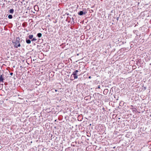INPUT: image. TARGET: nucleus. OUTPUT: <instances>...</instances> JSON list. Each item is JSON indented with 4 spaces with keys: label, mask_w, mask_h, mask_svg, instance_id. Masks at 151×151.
Here are the masks:
<instances>
[{
    "label": "nucleus",
    "mask_w": 151,
    "mask_h": 151,
    "mask_svg": "<svg viewBox=\"0 0 151 151\" xmlns=\"http://www.w3.org/2000/svg\"><path fill=\"white\" fill-rule=\"evenodd\" d=\"M20 39L19 37H17L15 41L12 42L13 45L15 48H18L19 47L21 46L20 43Z\"/></svg>",
    "instance_id": "1"
},
{
    "label": "nucleus",
    "mask_w": 151,
    "mask_h": 151,
    "mask_svg": "<svg viewBox=\"0 0 151 151\" xmlns=\"http://www.w3.org/2000/svg\"><path fill=\"white\" fill-rule=\"evenodd\" d=\"M87 13L86 9H84L82 11H81L78 13V14L80 16H82L86 14Z\"/></svg>",
    "instance_id": "2"
},
{
    "label": "nucleus",
    "mask_w": 151,
    "mask_h": 151,
    "mask_svg": "<svg viewBox=\"0 0 151 151\" xmlns=\"http://www.w3.org/2000/svg\"><path fill=\"white\" fill-rule=\"evenodd\" d=\"M78 73L73 72L72 74L71 75V76H73V77L75 79H77L78 78Z\"/></svg>",
    "instance_id": "3"
},
{
    "label": "nucleus",
    "mask_w": 151,
    "mask_h": 151,
    "mask_svg": "<svg viewBox=\"0 0 151 151\" xmlns=\"http://www.w3.org/2000/svg\"><path fill=\"white\" fill-rule=\"evenodd\" d=\"M4 80V79L3 78V75L0 74V82H3Z\"/></svg>",
    "instance_id": "4"
},
{
    "label": "nucleus",
    "mask_w": 151,
    "mask_h": 151,
    "mask_svg": "<svg viewBox=\"0 0 151 151\" xmlns=\"http://www.w3.org/2000/svg\"><path fill=\"white\" fill-rule=\"evenodd\" d=\"M34 9L36 11H38L39 10V7L37 5H35L34 6Z\"/></svg>",
    "instance_id": "5"
},
{
    "label": "nucleus",
    "mask_w": 151,
    "mask_h": 151,
    "mask_svg": "<svg viewBox=\"0 0 151 151\" xmlns=\"http://www.w3.org/2000/svg\"><path fill=\"white\" fill-rule=\"evenodd\" d=\"M30 39H28V38H26V42L28 44H29L31 43V41L30 40Z\"/></svg>",
    "instance_id": "6"
},
{
    "label": "nucleus",
    "mask_w": 151,
    "mask_h": 151,
    "mask_svg": "<svg viewBox=\"0 0 151 151\" xmlns=\"http://www.w3.org/2000/svg\"><path fill=\"white\" fill-rule=\"evenodd\" d=\"M14 12V10L13 9H10L8 11V12L10 14H13Z\"/></svg>",
    "instance_id": "7"
},
{
    "label": "nucleus",
    "mask_w": 151,
    "mask_h": 151,
    "mask_svg": "<svg viewBox=\"0 0 151 151\" xmlns=\"http://www.w3.org/2000/svg\"><path fill=\"white\" fill-rule=\"evenodd\" d=\"M108 90L107 89H105L103 92L104 94L105 95L107 94L108 92Z\"/></svg>",
    "instance_id": "8"
},
{
    "label": "nucleus",
    "mask_w": 151,
    "mask_h": 151,
    "mask_svg": "<svg viewBox=\"0 0 151 151\" xmlns=\"http://www.w3.org/2000/svg\"><path fill=\"white\" fill-rule=\"evenodd\" d=\"M42 36V34L40 33H39L37 34V36L39 38L41 37Z\"/></svg>",
    "instance_id": "9"
},
{
    "label": "nucleus",
    "mask_w": 151,
    "mask_h": 151,
    "mask_svg": "<svg viewBox=\"0 0 151 151\" xmlns=\"http://www.w3.org/2000/svg\"><path fill=\"white\" fill-rule=\"evenodd\" d=\"M33 35H29L28 36V37L29 39H32L33 38Z\"/></svg>",
    "instance_id": "10"
},
{
    "label": "nucleus",
    "mask_w": 151,
    "mask_h": 151,
    "mask_svg": "<svg viewBox=\"0 0 151 151\" xmlns=\"http://www.w3.org/2000/svg\"><path fill=\"white\" fill-rule=\"evenodd\" d=\"M81 118V119H83V116H82V115H79L78 117V121H81V119L80 120H79V119Z\"/></svg>",
    "instance_id": "11"
},
{
    "label": "nucleus",
    "mask_w": 151,
    "mask_h": 151,
    "mask_svg": "<svg viewBox=\"0 0 151 151\" xmlns=\"http://www.w3.org/2000/svg\"><path fill=\"white\" fill-rule=\"evenodd\" d=\"M46 111H47V112L48 113H49L51 111V110L49 108H47L46 109Z\"/></svg>",
    "instance_id": "12"
},
{
    "label": "nucleus",
    "mask_w": 151,
    "mask_h": 151,
    "mask_svg": "<svg viewBox=\"0 0 151 151\" xmlns=\"http://www.w3.org/2000/svg\"><path fill=\"white\" fill-rule=\"evenodd\" d=\"M8 18L9 19H12L13 18V16L11 14H9L8 16Z\"/></svg>",
    "instance_id": "13"
},
{
    "label": "nucleus",
    "mask_w": 151,
    "mask_h": 151,
    "mask_svg": "<svg viewBox=\"0 0 151 151\" xmlns=\"http://www.w3.org/2000/svg\"><path fill=\"white\" fill-rule=\"evenodd\" d=\"M36 40H37V39L35 37L31 39V41H35Z\"/></svg>",
    "instance_id": "14"
},
{
    "label": "nucleus",
    "mask_w": 151,
    "mask_h": 151,
    "mask_svg": "<svg viewBox=\"0 0 151 151\" xmlns=\"http://www.w3.org/2000/svg\"><path fill=\"white\" fill-rule=\"evenodd\" d=\"M74 72L78 73V70H76L75 71H74Z\"/></svg>",
    "instance_id": "15"
},
{
    "label": "nucleus",
    "mask_w": 151,
    "mask_h": 151,
    "mask_svg": "<svg viewBox=\"0 0 151 151\" xmlns=\"http://www.w3.org/2000/svg\"><path fill=\"white\" fill-rule=\"evenodd\" d=\"M93 12V10H92V9H91V10H90V13H92V12Z\"/></svg>",
    "instance_id": "16"
},
{
    "label": "nucleus",
    "mask_w": 151,
    "mask_h": 151,
    "mask_svg": "<svg viewBox=\"0 0 151 151\" xmlns=\"http://www.w3.org/2000/svg\"><path fill=\"white\" fill-rule=\"evenodd\" d=\"M10 75L11 76H12L13 75V73H12V72H11L10 73Z\"/></svg>",
    "instance_id": "17"
},
{
    "label": "nucleus",
    "mask_w": 151,
    "mask_h": 151,
    "mask_svg": "<svg viewBox=\"0 0 151 151\" xmlns=\"http://www.w3.org/2000/svg\"><path fill=\"white\" fill-rule=\"evenodd\" d=\"M136 111V109H135L134 110H133V112H135Z\"/></svg>",
    "instance_id": "18"
},
{
    "label": "nucleus",
    "mask_w": 151,
    "mask_h": 151,
    "mask_svg": "<svg viewBox=\"0 0 151 151\" xmlns=\"http://www.w3.org/2000/svg\"><path fill=\"white\" fill-rule=\"evenodd\" d=\"M22 41L24 42V41L23 40H21L20 42L21 43Z\"/></svg>",
    "instance_id": "19"
},
{
    "label": "nucleus",
    "mask_w": 151,
    "mask_h": 151,
    "mask_svg": "<svg viewBox=\"0 0 151 151\" xmlns=\"http://www.w3.org/2000/svg\"><path fill=\"white\" fill-rule=\"evenodd\" d=\"M144 90H146L147 89L146 87H144Z\"/></svg>",
    "instance_id": "20"
},
{
    "label": "nucleus",
    "mask_w": 151,
    "mask_h": 151,
    "mask_svg": "<svg viewBox=\"0 0 151 151\" xmlns=\"http://www.w3.org/2000/svg\"><path fill=\"white\" fill-rule=\"evenodd\" d=\"M100 88V85H99L98 86V88Z\"/></svg>",
    "instance_id": "21"
},
{
    "label": "nucleus",
    "mask_w": 151,
    "mask_h": 151,
    "mask_svg": "<svg viewBox=\"0 0 151 151\" xmlns=\"http://www.w3.org/2000/svg\"><path fill=\"white\" fill-rule=\"evenodd\" d=\"M119 17H118L117 18L116 20H117V21H118L119 20Z\"/></svg>",
    "instance_id": "22"
},
{
    "label": "nucleus",
    "mask_w": 151,
    "mask_h": 151,
    "mask_svg": "<svg viewBox=\"0 0 151 151\" xmlns=\"http://www.w3.org/2000/svg\"><path fill=\"white\" fill-rule=\"evenodd\" d=\"M66 14H67V15H70L69 13H66Z\"/></svg>",
    "instance_id": "23"
},
{
    "label": "nucleus",
    "mask_w": 151,
    "mask_h": 151,
    "mask_svg": "<svg viewBox=\"0 0 151 151\" xmlns=\"http://www.w3.org/2000/svg\"><path fill=\"white\" fill-rule=\"evenodd\" d=\"M54 91L55 92H57L58 91V90L56 89H55Z\"/></svg>",
    "instance_id": "24"
},
{
    "label": "nucleus",
    "mask_w": 151,
    "mask_h": 151,
    "mask_svg": "<svg viewBox=\"0 0 151 151\" xmlns=\"http://www.w3.org/2000/svg\"><path fill=\"white\" fill-rule=\"evenodd\" d=\"M91 78V76H89L88 77L89 78Z\"/></svg>",
    "instance_id": "25"
},
{
    "label": "nucleus",
    "mask_w": 151,
    "mask_h": 151,
    "mask_svg": "<svg viewBox=\"0 0 151 151\" xmlns=\"http://www.w3.org/2000/svg\"><path fill=\"white\" fill-rule=\"evenodd\" d=\"M2 60V58L0 57V60Z\"/></svg>",
    "instance_id": "26"
},
{
    "label": "nucleus",
    "mask_w": 151,
    "mask_h": 151,
    "mask_svg": "<svg viewBox=\"0 0 151 151\" xmlns=\"http://www.w3.org/2000/svg\"><path fill=\"white\" fill-rule=\"evenodd\" d=\"M139 62V60H137V63H138Z\"/></svg>",
    "instance_id": "27"
},
{
    "label": "nucleus",
    "mask_w": 151,
    "mask_h": 151,
    "mask_svg": "<svg viewBox=\"0 0 151 151\" xmlns=\"http://www.w3.org/2000/svg\"><path fill=\"white\" fill-rule=\"evenodd\" d=\"M52 90H51V92H54V91H52Z\"/></svg>",
    "instance_id": "28"
},
{
    "label": "nucleus",
    "mask_w": 151,
    "mask_h": 151,
    "mask_svg": "<svg viewBox=\"0 0 151 151\" xmlns=\"http://www.w3.org/2000/svg\"><path fill=\"white\" fill-rule=\"evenodd\" d=\"M24 23H23L22 24V26H24Z\"/></svg>",
    "instance_id": "29"
},
{
    "label": "nucleus",
    "mask_w": 151,
    "mask_h": 151,
    "mask_svg": "<svg viewBox=\"0 0 151 151\" xmlns=\"http://www.w3.org/2000/svg\"><path fill=\"white\" fill-rule=\"evenodd\" d=\"M134 67V68H135V66H133V67Z\"/></svg>",
    "instance_id": "30"
},
{
    "label": "nucleus",
    "mask_w": 151,
    "mask_h": 151,
    "mask_svg": "<svg viewBox=\"0 0 151 151\" xmlns=\"http://www.w3.org/2000/svg\"><path fill=\"white\" fill-rule=\"evenodd\" d=\"M134 67V68H135V66H133V67Z\"/></svg>",
    "instance_id": "31"
},
{
    "label": "nucleus",
    "mask_w": 151,
    "mask_h": 151,
    "mask_svg": "<svg viewBox=\"0 0 151 151\" xmlns=\"http://www.w3.org/2000/svg\"><path fill=\"white\" fill-rule=\"evenodd\" d=\"M66 150V149H65V151H67V150Z\"/></svg>",
    "instance_id": "32"
},
{
    "label": "nucleus",
    "mask_w": 151,
    "mask_h": 151,
    "mask_svg": "<svg viewBox=\"0 0 151 151\" xmlns=\"http://www.w3.org/2000/svg\"><path fill=\"white\" fill-rule=\"evenodd\" d=\"M66 150V149H65V151H67V150Z\"/></svg>",
    "instance_id": "33"
},
{
    "label": "nucleus",
    "mask_w": 151,
    "mask_h": 151,
    "mask_svg": "<svg viewBox=\"0 0 151 151\" xmlns=\"http://www.w3.org/2000/svg\"><path fill=\"white\" fill-rule=\"evenodd\" d=\"M72 18L73 19H73H74L73 18Z\"/></svg>",
    "instance_id": "34"
}]
</instances>
